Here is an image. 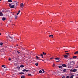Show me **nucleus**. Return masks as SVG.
I'll return each instance as SVG.
<instances>
[{
  "label": "nucleus",
  "instance_id": "nucleus-11",
  "mask_svg": "<svg viewBox=\"0 0 78 78\" xmlns=\"http://www.w3.org/2000/svg\"><path fill=\"white\" fill-rule=\"evenodd\" d=\"M17 17H18V16L17 15H16L15 16L16 19H17Z\"/></svg>",
  "mask_w": 78,
  "mask_h": 78
},
{
  "label": "nucleus",
  "instance_id": "nucleus-28",
  "mask_svg": "<svg viewBox=\"0 0 78 78\" xmlns=\"http://www.w3.org/2000/svg\"><path fill=\"white\" fill-rule=\"evenodd\" d=\"M28 76H31V74H28Z\"/></svg>",
  "mask_w": 78,
  "mask_h": 78
},
{
  "label": "nucleus",
  "instance_id": "nucleus-31",
  "mask_svg": "<svg viewBox=\"0 0 78 78\" xmlns=\"http://www.w3.org/2000/svg\"><path fill=\"white\" fill-rule=\"evenodd\" d=\"M36 58H37V59H39V57L37 56H36Z\"/></svg>",
  "mask_w": 78,
  "mask_h": 78
},
{
  "label": "nucleus",
  "instance_id": "nucleus-53",
  "mask_svg": "<svg viewBox=\"0 0 78 78\" xmlns=\"http://www.w3.org/2000/svg\"><path fill=\"white\" fill-rule=\"evenodd\" d=\"M9 37H10V36H9Z\"/></svg>",
  "mask_w": 78,
  "mask_h": 78
},
{
  "label": "nucleus",
  "instance_id": "nucleus-13",
  "mask_svg": "<svg viewBox=\"0 0 78 78\" xmlns=\"http://www.w3.org/2000/svg\"><path fill=\"white\" fill-rule=\"evenodd\" d=\"M49 37H52V38H53V35H49Z\"/></svg>",
  "mask_w": 78,
  "mask_h": 78
},
{
  "label": "nucleus",
  "instance_id": "nucleus-24",
  "mask_svg": "<svg viewBox=\"0 0 78 78\" xmlns=\"http://www.w3.org/2000/svg\"><path fill=\"white\" fill-rule=\"evenodd\" d=\"M39 73H42V71L41 70H40V71H39Z\"/></svg>",
  "mask_w": 78,
  "mask_h": 78
},
{
  "label": "nucleus",
  "instance_id": "nucleus-23",
  "mask_svg": "<svg viewBox=\"0 0 78 78\" xmlns=\"http://www.w3.org/2000/svg\"><path fill=\"white\" fill-rule=\"evenodd\" d=\"M3 44V43L2 42L0 43V45H2Z\"/></svg>",
  "mask_w": 78,
  "mask_h": 78
},
{
  "label": "nucleus",
  "instance_id": "nucleus-33",
  "mask_svg": "<svg viewBox=\"0 0 78 78\" xmlns=\"http://www.w3.org/2000/svg\"><path fill=\"white\" fill-rule=\"evenodd\" d=\"M55 64H53V65H52L53 67H55Z\"/></svg>",
  "mask_w": 78,
  "mask_h": 78
},
{
  "label": "nucleus",
  "instance_id": "nucleus-57",
  "mask_svg": "<svg viewBox=\"0 0 78 78\" xmlns=\"http://www.w3.org/2000/svg\"><path fill=\"white\" fill-rule=\"evenodd\" d=\"M1 0H0V1H1Z\"/></svg>",
  "mask_w": 78,
  "mask_h": 78
},
{
  "label": "nucleus",
  "instance_id": "nucleus-30",
  "mask_svg": "<svg viewBox=\"0 0 78 78\" xmlns=\"http://www.w3.org/2000/svg\"><path fill=\"white\" fill-rule=\"evenodd\" d=\"M2 67H5V65H3L2 66Z\"/></svg>",
  "mask_w": 78,
  "mask_h": 78
},
{
  "label": "nucleus",
  "instance_id": "nucleus-56",
  "mask_svg": "<svg viewBox=\"0 0 78 78\" xmlns=\"http://www.w3.org/2000/svg\"><path fill=\"white\" fill-rule=\"evenodd\" d=\"M72 65H73V64Z\"/></svg>",
  "mask_w": 78,
  "mask_h": 78
},
{
  "label": "nucleus",
  "instance_id": "nucleus-16",
  "mask_svg": "<svg viewBox=\"0 0 78 78\" xmlns=\"http://www.w3.org/2000/svg\"><path fill=\"white\" fill-rule=\"evenodd\" d=\"M43 55H46V53H45V52H43Z\"/></svg>",
  "mask_w": 78,
  "mask_h": 78
},
{
  "label": "nucleus",
  "instance_id": "nucleus-46",
  "mask_svg": "<svg viewBox=\"0 0 78 78\" xmlns=\"http://www.w3.org/2000/svg\"><path fill=\"white\" fill-rule=\"evenodd\" d=\"M69 59H72V58H69Z\"/></svg>",
  "mask_w": 78,
  "mask_h": 78
},
{
  "label": "nucleus",
  "instance_id": "nucleus-22",
  "mask_svg": "<svg viewBox=\"0 0 78 78\" xmlns=\"http://www.w3.org/2000/svg\"><path fill=\"white\" fill-rule=\"evenodd\" d=\"M22 72H26V69H23L22 70Z\"/></svg>",
  "mask_w": 78,
  "mask_h": 78
},
{
  "label": "nucleus",
  "instance_id": "nucleus-20",
  "mask_svg": "<svg viewBox=\"0 0 78 78\" xmlns=\"http://www.w3.org/2000/svg\"><path fill=\"white\" fill-rule=\"evenodd\" d=\"M5 10H5V9H3V10L2 11H3V12H7V11H5Z\"/></svg>",
  "mask_w": 78,
  "mask_h": 78
},
{
  "label": "nucleus",
  "instance_id": "nucleus-35",
  "mask_svg": "<svg viewBox=\"0 0 78 78\" xmlns=\"http://www.w3.org/2000/svg\"><path fill=\"white\" fill-rule=\"evenodd\" d=\"M66 77L65 76H63L62 77V78H65Z\"/></svg>",
  "mask_w": 78,
  "mask_h": 78
},
{
  "label": "nucleus",
  "instance_id": "nucleus-21",
  "mask_svg": "<svg viewBox=\"0 0 78 78\" xmlns=\"http://www.w3.org/2000/svg\"><path fill=\"white\" fill-rule=\"evenodd\" d=\"M70 62V63H73V64H74V63H75L74 62H73V61H72L71 62Z\"/></svg>",
  "mask_w": 78,
  "mask_h": 78
},
{
  "label": "nucleus",
  "instance_id": "nucleus-2",
  "mask_svg": "<svg viewBox=\"0 0 78 78\" xmlns=\"http://www.w3.org/2000/svg\"><path fill=\"white\" fill-rule=\"evenodd\" d=\"M23 6H24V5L22 3L20 4V6L21 8H23Z\"/></svg>",
  "mask_w": 78,
  "mask_h": 78
},
{
  "label": "nucleus",
  "instance_id": "nucleus-10",
  "mask_svg": "<svg viewBox=\"0 0 78 78\" xmlns=\"http://www.w3.org/2000/svg\"><path fill=\"white\" fill-rule=\"evenodd\" d=\"M59 68H60V69H62V66H58Z\"/></svg>",
  "mask_w": 78,
  "mask_h": 78
},
{
  "label": "nucleus",
  "instance_id": "nucleus-17",
  "mask_svg": "<svg viewBox=\"0 0 78 78\" xmlns=\"http://www.w3.org/2000/svg\"><path fill=\"white\" fill-rule=\"evenodd\" d=\"M73 58H77V56H73Z\"/></svg>",
  "mask_w": 78,
  "mask_h": 78
},
{
  "label": "nucleus",
  "instance_id": "nucleus-6",
  "mask_svg": "<svg viewBox=\"0 0 78 78\" xmlns=\"http://www.w3.org/2000/svg\"><path fill=\"white\" fill-rule=\"evenodd\" d=\"M68 55H65L64 58H65L66 59V58H67V57H68L67 56H68Z\"/></svg>",
  "mask_w": 78,
  "mask_h": 78
},
{
  "label": "nucleus",
  "instance_id": "nucleus-34",
  "mask_svg": "<svg viewBox=\"0 0 78 78\" xmlns=\"http://www.w3.org/2000/svg\"><path fill=\"white\" fill-rule=\"evenodd\" d=\"M70 72H73V70L72 69H71L70 70Z\"/></svg>",
  "mask_w": 78,
  "mask_h": 78
},
{
  "label": "nucleus",
  "instance_id": "nucleus-26",
  "mask_svg": "<svg viewBox=\"0 0 78 78\" xmlns=\"http://www.w3.org/2000/svg\"><path fill=\"white\" fill-rule=\"evenodd\" d=\"M29 70H26V72H28V71H29Z\"/></svg>",
  "mask_w": 78,
  "mask_h": 78
},
{
  "label": "nucleus",
  "instance_id": "nucleus-18",
  "mask_svg": "<svg viewBox=\"0 0 78 78\" xmlns=\"http://www.w3.org/2000/svg\"><path fill=\"white\" fill-rule=\"evenodd\" d=\"M77 53L78 54V51H77L74 53V54H77Z\"/></svg>",
  "mask_w": 78,
  "mask_h": 78
},
{
  "label": "nucleus",
  "instance_id": "nucleus-19",
  "mask_svg": "<svg viewBox=\"0 0 78 78\" xmlns=\"http://www.w3.org/2000/svg\"><path fill=\"white\" fill-rule=\"evenodd\" d=\"M35 66H38L39 65V64H38V63H35Z\"/></svg>",
  "mask_w": 78,
  "mask_h": 78
},
{
  "label": "nucleus",
  "instance_id": "nucleus-51",
  "mask_svg": "<svg viewBox=\"0 0 78 78\" xmlns=\"http://www.w3.org/2000/svg\"><path fill=\"white\" fill-rule=\"evenodd\" d=\"M1 33H0V35L1 36Z\"/></svg>",
  "mask_w": 78,
  "mask_h": 78
},
{
  "label": "nucleus",
  "instance_id": "nucleus-54",
  "mask_svg": "<svg viewBox=\"0 0 78 78\" xmlns=\"http://www.w3.org/2000/svg\"><path fill=\"white\" fill-rule=\"evenodd\" d=\"M26 50V51H27V50Z\"/></svg>",
  "mask_w": 78,
  "mask_h": 78
},
{
  "label": "nucleus",
  "instance_id": "nucleus-43",
  "mask_svg": "<svg viewBox=\"0 0 78 78\" xmlns=\"http://www.w3.org/2000/svg\"><path fill=\"white\" fill-rule=\"evenodd\" d=\"M41 57H42V58H44V56H41Z\"/></svg>",
  "mask_w": 78,
  "mask_h": 78
},
{
  "label": "nucleus",
  "instance_id": "nucleus-41",
  "mask_svg": "<svg viewBox=\"0 0 78 78\" xmlns=\"http://www.w3.org/2000/svg\"><path fill=\"white\" fill-rule=\"evenodd\" d=\"M18 12H19V13L20 12V10H19Z\"/></svg>",
  "mask_w": 78,
  "mask_h": 78
},
{
  "label": "nucleus",
  "instance_id": "nucleus-12",
  "mask_svg": "<svg viewBox=\"0 0 78 78\" xmlns=\"http://www.w3.org/2000/svg\"><path fill=\"white\" fill-rule=\"evenodd\" d=\"M8 2H12V0H8Z\"/></svg>",
  "mask_w": 78,
  "mask_h": 78
},
{
  "label": "nucleus",
  "instance_id": "nucleus-37",
  "mask_svg": "<svg viewBox=\"0 0 78 78\" xmlns=\"http://www.w3.org/2000/svg\"><path fill=\"white\" fill-rule=\"evenodd\" d=\"M41 56H43V54H41Z\"/></svg>",
  "mask_w": 78,
  "mask_h": 78
},
{
  "label": "nucleus",
  "instance_id": "nucleus-36",
  "mask_svg": "<svg viewBox=\"0 0 78 78\" xmlns=\"http://www.w3.org/2000/svg\"><path fill=\"white\" fill-rule=\"evenodd\" d=\"M9 61H11V58H9Z\"/></svg>",
  "mask_w": 78,
  "mask_h": 78
},
{
  "label": "nucleus",
  "instance_id": "nucleus-5",
  "mask_svg": "<svg viewBox=\"0 0 78 78\" xmlns=\"http://www.w3.org/2000/svg\"><path fill=\"white\" fill-rule=\"evenodd\" d=\"M19 73L20 75H23L24 74V73L23 72Z\"/></svg>",
  "mask_w": 78,
  "mask_h": 78
},
{
  "label": "nucleus",
  "instance_id": "nucleus-45",
  "mask_svg": "<svg viewBox=\"0 0 78 78\" xmlns=\"http://www.w3.org/2000/svg\"><path fill=\"white\" fill-rule=\"evenodd\" d=\"M66 54H68V55H69V53H66Z\"/></svg>",
  "mask_w": 78,
  "mask_h": 78
},
{
  "label": "nucleus",
  "instance_id": "nucleus-38",
  "mask_svg": "<svg viewBox=\"0 0 78 78\" xmlns=\"http://www.w3.org/2000/svg\"><path fill=\"white\" fill-rule=\"evenodd\" d=\"M19 12L17 13V15H19Z\"/></svg>",
  "mask_w": 78,
  "mask_h": 78
},
{
  "label": "nucleus",
  "instance_id": "nucleus-42",
  "mask_svg": "<svg viewBox=\"0 0 78 78\" xmlns=\"http://www.w3.org/2000/svg\"><path fill=\"white\" fill-rule=\"evenodd\" d=\"M42 71H44V69H42Z\"/></svg>",
  "mask_w": 78,
  "mask_h": 78
},
{
  "label": "nucleus",
  "instance_id": "nucleus-39",
  "mask_svg": "<svg viewBox=\"0 0 78 78\" xmlns=\"http://www.w3.org/2000/svg\"><path fill=\"white\" fill-rule=\"evenodd\" d=\"M65 53H66V52H68V51H65Z\"/></svg>",
  "mask_w": 78,
  "mask_h": 78
},
{
  "label": "nucleus",
  "instance_id": "nucleus-48",
  "mask_svg": "<svg viewBox=\"0 0 78 78\" xmlns=\"http://www.w3.org/2000/svg\"><path fill=\"white\" fill-rule=\"evenodd\" d=\"M6 70H8L9 69H6Z\"/></svg>",
  "mask_w": 78,
  "mask_h": 78
},
{
  "label": "nucleus",
  "instance_id": "nucleus-32",
  "mask_svg": "<svg viewBox=\"0 0 78 78\" xmlns=\"http://www.w3.org/2000/svg\"><path fill=\"white\" fill-rule=\"evenodd\" d=\"M54 59V58H50L51 59Z\"/></svg>",
  "mask_w": 78,
  "mask_h": 78
},
{
  "label": "nucleus",
  "instance_id": "nucleus-15",
  "mask_svg": "<svg viewBox=\"0 0 78 78\" xmlns=\"http://www.w3.org/2000/svg\"><path fill=\"white\" fill-rule=\"evenodd\" d=\"M74 75H72L70 76V78H73Z\"/></svg>",
  "mask_w": 78,
  "mask_h": 78
},
{
  "label": "nucleus",
  "instance_id": "nucleus-49",
  "mask_svg": "<svg viewBox=\"0 0 78 78\" xmlns=\"http://www.w3.org/2000/svg\"><path fill=\"white\" fill-rule=\"evenodd\" d=\"M44 72H45V71H43L42 72V73H44Z\"/></svg>",
  "mask_w": 78,
  "mask_h": 78
},
{
  "label": "nucleus",
  "instance_id": "nucleus-50",
  "mask_svg": "<svg viewBox=\"0 0 78 78\" xmlns=\"http://www.w3.org/2000/svg\"><path fill=\"white\" fill-rule=\"evenodd\" d=\"M4 68H6V66H5Z\"/></svg>",
  "mask_w": 78,
  "mask_h": 78
},
{
  "label": "nucleus",
  "instance_id": "nucleus-55",
  "mask_svg": "<svg viewBox=\"0 0 78 78\" xmlns=\"http://www.w3.org/2000/svg\"><path fill=\"white\" fill-rule=\"evenodd\" d=\"M17 46H18V44H17Z\"/></svg>",
  "mask_w": 78,
  "mask_h": 78
},
{
  "label": "nucleus",
  "instance_id": "nucleus-27",
  "mask_svg": "<svg viewBox=\"0 0 78 78\" xmlns=\"http://www.w3.org/2000/svg\"><path fill=\"white\" fill-rule=\"evenodd\" d=\"M17 53H18V54H20V52H19V51H17Z\"/></svg>",
  "mask_w": 78,
  "mask_h": 78
},
{
  "label": "nucleus",
  "instance_id": "nucleus-14",
  "mask_svg": "<svg viewBox=\"0 0 78 78\" xmlns=\"http://www.w3.org/2000/svg\"><path fill=\"white\" fill-rule=\"evenodd\" d=\"M20 67H21L22 68H23V67H24L25 66L23 65H21L20 66Z\"/></svg>",
  "mask_w": 78,
  "mask_h": 78
},
{
  "label": "nucleus",
  "instance_id": "nucleus-25",
  "mask_svg": "<svg viewBox=\"0 0 78 78\" xmlns=\"http://www.w3.org/2000/svg\"><path fill=\"white\" fill-rule=\"evenodd\" d=\"M66 69H65L63 70V72H66Z\"/></svg>",
  "mask_w": 78,
  "mask_h": 78
},
{
  "label": "nucleus",
  "instance_id": "nucleus-4",
  "mask_svg": "<svg viewBox=\"0 0 78 78\" xmlns=\"http://www.w3.org/2000/svg\"><path fill=\"white\" fill-rule=\"evenodd\" d=\"M3 13L1 12H0V16H3Z\"/></svg>",
  "mask_w": 78,
  "mask_h": 78
},
{
  "label": "nucleus",
  "instance_id": "nucleus-52",
  "mask_svg": "<svg viewBox=\"0 0 78 78\" xmlns=\"http://www.w3.org/2000/svg\"><path fill=\"white\" fill-rule=\"evenodd\" d=\"M40 23H42V22H40Z\"/></svg>",
  "mask_w": 78,
  "mask_h": 78
},
{
  "label": "nucleus",
  "instance_id": "nucleus-1",
  "mask_svg": "<svg viewBox=\"0 0 78 78\" xmlns=\"http://www.w3.org/2000/svg\"><path fill=\"white\" fill-rule=\"evenodd\" d=\"M12 5L11 4H9V6L11 8H14V7H15V5Z\"/></svg>",
  "mask_w": 78,
  "mask_h": 78
},
{
  "label": "nucleus",
  "instance_id": "nucleus-7",
  "mask_svg": "<svg viewBox=\"0 0 78 78\" xmlns=\"http://www.w3.org/2000/svg\"><path fill=\"white\" fill-rule=\"evenodd\" d=\"M77 71V69H74L73 70V72H76Z\"/></svg>",
  "mask_w": 78,
  "mask_h": 78
},
{
  "label": "nucleus",
  "instance_id": "nucleus-9",
  "mask_svg": "<svg viewBox=\"0 0 78 78\" xmlns=\"http://www.w3.org/2000/svg\"><path fill=\"white\" fill-rule=\"evenodd\" d=\"M55 60H59L60 58H55Z\"/></svg>",
  "mask_w": 78,
  "mask_h": 78
},
{
  "label": "nucleus",
  "instance_id": "nucleus-47",
  "mask_svg": "<svg viewBox=\"0 0 78 78\" xmlns=\"http://www.w3.org/2000/svg\"><path fill=\"white\" fill-rule=\"evenodd\" d=\"M10 38H11V39H12V37H10Z\"/></svg>",
  "mask_w": 78,
  "mask_h": 78
},
{
  "label": "nucleus",
  "instance_id": "nucleus-44",
  "mask_svg": "<svg viewBox=\"0 0 78 78\" xmlns=\"http://www.w3.org/2000/svg\"><path fill=\"white\" fill-rule=\"evenodd\" d=\"M57 62H59V60L58 61H56Z\"/></svg>",
  "mask_w": 78,
  "mask_h": 78
},
{
  "label": "nucleus",
  "instance_id": "nucleus-8",
  "mask_svg": "<svg viewBox=\"0 0 78 78\" xmlns=\"http://www.w3.org/2000/svg\"><path fill=\"white\" fill-rule=\"evenodd\" d=\"M6 20V18H5V17H3L2 18V20H3V21H4V20Z\"/></svg>",
  "mask_w": 78,
  "mask_h": 78
},
{
  "label": "nucleus",
  "instance_id": "nucleus-29",
  "mask_svg": "<svg viewBox=\"0 0 78 78\" xmlns=\"http://www.w3.org/2000/svg\"><path fill=\"white\" fill-rule=\"evenodd\" d=\"M21 78H25V76H22Z\"/></svg>",
  "mask_w": 78,
  "mask_h": 78
},
{
  "label": "nucleus",
  "instance_id": "nucleus-40",
  "mask_svg": "<svg viewBox=\"0 0 78 78\" xmlns=\"http://www.w3.org/2000/svg\"><path fill=\"white\" fill-rule=\"evenodd\" d=\"M17 3L16 2V5L17 6Z\"/></svg>",
  "mask_w": 78,
  "mask_h": 78
},
{
  "label": "nucleus",
  "instance_id": "nucleus-3",
  "mask_svg": "<svg viewBox=\"0 0 78 78\" xmlns=\"http://www.w3.org/2000/svg\"><path fill=\"white\" fill-rule=\"evenodd\" d=\"M62 66H63V67H67V65L65 64H63L62 65Z\"/></svg>",
  "mask_w": 78,
  "mask_h": 78
}]
</instances>
